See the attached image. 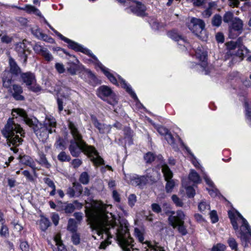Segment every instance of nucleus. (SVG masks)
I'll use <instances>...</instances> for the list:
<instances>
[{"label":"nucleus","mask_w":251,"mask_h":251,"mask_svg":"<svg viewBox=\"0 0 251 251\" xmlns=\"http://www.w3.org/2000/svg\"><path fill=\"white\" fill-rule=\"evenodd\" d=\"M188 27L198 36L202 37L205 34V23L201 19L196 18H192Z\"/></svg>","instance_id":"6"},{"label":"nucleus","mask_w":251,"mask_h":251,"mask_svg":"<svg viewBox=\"0 0 251 251\" xmlns=\"http://www.w3.org/2000/svg\"><path fill=\"white\" fill-rule=\"evenodd\" d=\"M12 94L13 97L17 100H23L24 97L21 95L23 93L22 87L18 84H14L12 85V89L10 90Z\"/></svg>","instance_id":"18"},{"label":"nucleus","mask_w":251,"mask_h":251,"mask_svg":"<svg viewBox=\"0 0 251 251\" xmlns=\"http://www.w3.org/2000/svg\"><path fill=\"white\" fill-rule=\"evenodd\" d=\"M39 225L41 229L45 231L50 226V223L48 218L42 217L40 220Z\"/></svg>","instance_id":"26"},{"label":"nucleus","mask_w":251,"mask_h":251,"mask_svg":"<svg viewBox=\"0 0 251 251\" xmlns=\"http://www.w3.org/2000/svg\"><path fill=\"white\" fill-rule=\"evenodd\" d=\"M165 139L167 140L168 143L171 145H174L175 144V139L171 133L169 132L165 136Z\"/></svg>","instance_id":"52"},{"label":"nucleus","mask_w":251,"mask_h":251,"mask_svg":"<svg viewBox=\"0 0 251 251\" xmlns=\"http://www.w3.org/2000/svg\"><path fill=\"white\" fill-rule=\"evenodd\" d=\"M168 35L174 40L177 42H181L185 43L186 42L185 38L179 34L175 30L171 31L168 32Z\"/></svg>","instance_id":"23"},{"label":"nucleus","mask_w":251,"mask_h":251,"mask_svg":"<svg viewBox=\"0 0 251 251\" xmlns=\"http://www.w3.org/2000/svg\"><path fill=\"white\" fill-rule=\"evenodd\" d=\"M66 194L70 197V198L76 197L75 192L73 187H69L67 190Z\"/></svg>","instance_id":"58"},{"label":"nucleus","mask_w":251,"mask_h":251,"mask_svg":"<svg viewBox=\"0 0 251 251\" xmlns=\"http://www.w3.org/2000/svg\"><path fill=\"white\" fill-rule=\"evenodd\" d=\"M167 181L165 189L167 193H170L172 191L175 187V183L173 179L166 180Z\"/></svg>","instance_id":"38"},{"label":"nucleus","mask_w":251,"mask_h":251,"mask_svg":"<svg viewBox=\"0 0 251 251\" xmlns=\"http://www.w3.org/2000/svg\"><path fill=\"white\" fill-rule=\"evenodd\" d=\"M198 209L201 212H203L206 210H209L210 205L206 201H202L199 203Z\"/></svg>","instance_id":"41"},{"label":"nucleus","mask_w":251,"mask_h":251,"mask_svg":"<svg viewBox=\"0 0 251 251\" xmlns=\"http://www.w3.org/2000/svg\"><path fill=\"white\" fill-rule=\"evenodd\" d=\"M226 246L222 244H218L216 246H214L212 248V251H224L225 250Z\"/></svg>","instance_id":"56"},{"label":"nucleus","mask_w":251,"mask_h":251,"mask_svg":"<svg viewBox=\"0 0 251 251\" xmlns=\"http://www.w3.org/2000/svg\"><path fill=\"white\" fill-rule=\"evenodd\" d=\"M185 215L181 210L176 212V216H170L168 218L169 224L174 228H177L178 232L182 235H186L188 232L184 226Z\"/></svg>","instance_id":"4"},{"label":"nucleus","mask_w":251,"mask_h":251,"mask_svg":"<svg viewBox=\"0 0 251 251\" xmlns=\"http://www.w3.org/2000/svg\"><path fill=\"white\" fill-rule=\"evenodd\" d=\"M158 132L161 135L165 136L169 132V131L165 127L160 126L158 128Z\"/></svg>","instance_id":"64"},{"label":"nucleus","mask_w":251,"mask_h":251,"mask_svg":"<svg viewBox=\"0 0 251 251\" xmlns=\"http://www.w3.org/2000/svg\"><path fill=\"white\" fill-rule=\"evenodd\" d=\"M237 216L242 220V229L241 231V238L243 241L247 242L251 237V229L247 221L238 212L236 211Z\"/></svg>","instance_id":"10"},{"label":"nucleus","mask_w":251,"mask_h":251,"mask_svg":"<svg viewBox=\"0 0 251 251\" xmlns=\"http://www.w3.org/2000/svg\"><path fill=\"white\" fill-rule=\"evenodd\" d=\"M135 233L139 242L143 243L144 240V237L141 231L138 228H135Z\"/></svg>","instance_id":"54"},{"label":"nucleus","mask_w":251,"mask_h":251,"mask_svg":"<svg viewBox=\"0 0 251 251\" xmlns=\"http://www.w3.org/2000/svg\"><path fill=\"white\" fill-rule=\"evenodd\" d=\"M118 78L121 82L122 87L126 89V92L128 93L134 100H137V97L135 93L132 91L131 87L128 85L126 81L120 76L118 75Z\"/></svg>","instance_id":"22"},{"label":"nucleus","mask_w":251,"mask_h":251,"mask_svg":"<svg viewBox=\"0 0 251 251\" xmlns=\"http://www.w3.org/2000/svg\"><path fill=\"white\" fill-rule=\"evenodd\" d=\"M229 217L231 221V223L233 226V227L235 230H237L238 229V226L237 223V221L235 218L234 215L233 214H231L230 212L228 213Z\"/></svg>","instance_id":"46"},{"label":"nucleus","mask_w":251,"mask_h":251,"mask_svg":"<svg viewBox=\"0 0 251 251\" xmlns=\"http://www.w3.org/2000/svg\"><path fill=\"white\" fill-rule=\"evenodd\" d=\"M105 208L102 206L93 210L89 214L90 226L92 231L101 236V238H103L104 233L107 235V239L101 243L99 248L105 249L111 244L109 240L113 235H116L122 249L125 251H131L132 247L131 243L133 239L129 236L127 221L122 219L118 220L117 223L115 216L107 211Z\"/></svg>","instance_id":"1"},{"label":"nucleus","mask_w":251,"mask_h":251,"mask_svg":"<svg viewBox=\"0 0 251 251\" xmlns=\"http://www.w3.org/2000/svg\"><path fill=\"white\" fill-rule=\"evenodd\" d=\"M32 33L38 39H40L41 38V37L43 33L40 31V30L39 28L32 29Z\"/></svg>","instance_id":"63"},{"label":"nucleus","mask_w":251,"mask_h":251,"mask_svg":"<svg viewBox=\"0 0 251 251\" xmlns=\"http://www.w3.org/2000/svg\"><path fill=\"white\" fill-rule=\"evenodd\" d=\"M20 247L22 251H29V247L26 241L22 242Z\"/></svg>","instance_id":"60"},{"label":"nucleus","mask_w":251,"mask_h":251,"mask_svg":"<svg viewBox=\"0 0 251 251\" xmlns=\"http://www.w3.org/2000/svg\"><path fill=\"white\" fill-rule=\"evenodd\" d=\"M92 121L94 126L99 130L100 133H105L106 131V130L109 131V127L106 125L100 123L95 117H92Z\"/></svg>","instance_id":"21"},{"label":"nucleus","mask_w":251,"mask_h":251,"mask_svg":"<svg viewBox=\"0 0 251 251\" xmlns=\"http://www.w3.org/2000/svg\"><path fill=\"white\" fill-rule=\"evenodd\" d=\"M97 95L99 97L112 105L117 104L118 101L115 97V94L111 89L105 85L100 86L97 90Z\"/></svg>","instance_id":"5"},{"label":"nucleus","mask_w":251,"mask_h":251,"mask_svg":"<svg viewBox=\"0 0 251 251\" xmlns=\"http://www.w3.org/2000/svg\"><path fill=\"white\" fill-rule=\"evenodd\" d=\"M19 159H20V161L23 164L29 166L31 167H33V162L32 159L27 155H24L23 156H19Z\"/></svg>","instance_id":"27"},{"label":"nucleus","mask_w":251,"mask_h":251,"mask_svg":"<svg viewBox=\"0 0 251 251\" xmlns=\"http://www.w3.org/2000/svg\"><path fill=\"white\" fill-rule=\"evenodd\" d=\"M58 159L61 162L70 161L71 157L67 155L65 151H61L57 156Z\"/></svg>","instance_id":"36"},{"label":"nucleus","mask_w":251,"mask_h":251,"mask_svg":"<svg viewBox=\"0 0 251 251\" xmlns=\"http://www.w3.org/2000/svg\"><path fill=\"white\" fill-rule=\"evenodd\" d=\"M227 243L232 250H237L238 244L234 238L230 237L227 240Z\"/></svg>","instance_id":"40"},{"label":"nucleus","mask_w":251,"mask_h":251,"mask_svg":"<svg viewBox=\"0 0 251 251\" xmlns=\"http://www.w3.org/2000/svg\"><path fill=\"white\" fill-rule=\"evenodd\" d=\"M146 244H147L148 247L155 251H165L164 248L158 246V243H155L154 245H152L149 242H146Z\"/></svg>","instance_id":"42"},{"label":"nucleus","mask_w":251,"mask_h":251,"mask_svg":"<svg viewBox=\"0 0 251 251\" xmlns=\"http://www.w3.org/2000/svg\"><path fill=\"white\" fill-rule=\"evenodd\" d=\"M75 206L77 208L80 209L82 207V204L79 202L77 200L74 201L73 203L65 202V205L64 208V212L66 214L72 213L75 209Z\"/></svg>","instance_id":"19"},{"label":"nucleus","mask_w":251,"mask_h":251,"mask_svg":"<svg viewBox=\"0 0 251 251\" xmlns=\"http://www.w3.org/2000/svg\"><path fill=\"white\" fill-rule=\"evenodd\" d=\"M46 48L43 47L42 46L39 44V43H37L33 46V50H34V51L36 53L40 54L41 55L44 52L45 50H46Z\"/></svg>","instance_id":"35"},{"label":"nucleus","mask_w":251,"mask_h":251,"mask_svg":"<svg viewBox=\"0 0 251 251\" xmlns=\"http://www.w3.org/2000/svg\"><path fill=\"white\" fill-rule=\"evenodd\" d=\"M43 124L47 128H48L50 134L56 132L57 123L55 119L53 117H46L44 121Z\"/></svg>","instance_id":"16"},{"label":"nucleus","mask_w":251,"mask_h":251,"mask_svg":"<svg viewBox=\"0 0 251 251\" xmlns=\"http://www.w3.org/2000/svg\"><path fill=\"white\" fill-rule=\"evenodd\" d=\"M1 228L0 230V235L1 236L6 237L9 234L8 229L6 226L4 225V224H1Z\"/></svg>","instance_id":"50"},{"label":"nucleus","mask_w":251,"mask_h":251,"mask_svg":"<svg viewBox=\"0 0 251 251\" xmlns=\"http://www.w3.org/2000/svg\"><path fill=\"white\" fill-rule=\"evenodd\" d=\"M243 37H240L238 38L236 41H235L237 47L241 50V52L239 51L238 52V54L240 55V56L244 55V53L242 52V48L245 49L246 50H248L247 48L243 45Z\"/></svg>","instance_id":"34"},{"label":"nucleus","mask_w":251,"mask_h":251,"mask_svg":"<svg viewBox=\"0 0 251 251\" xmlns=\"http://www.w3.org/2000/svg\"><path fill=\"white\" fill-rule=\"evenodd\" d=\"M40 39H42L44 41L47 42L48 43H52L53 42V39L50 37H49L46 34L43 33V35L41 36V38Z\"/></svg>","instance_id":"62"},{"label":"nucleus","mask_w":251,"mask_h":251,"mask_svg":"<svg viewBox=\"0 0 251 251\" xmlns=\"http://www.w3.org/2000/svg\"><path fill=\"white\" fill-rule=\"evenodd\" d=\"M51 219L55 226L58 224L59 217L58 214L55 213H52Z\"/></svg>","instance_id":"59"},{"label":"nucleus","mask_w":251,"mask_h":251,"mask_svg":"<svg viewBox=\"0 0 251 251\" xmlns=\"http://www.w3.org/2000/svg\"><path fill=\"white\" fill-rule=\"evenodd\" d=\"M79 181L84 185L88 184L90 177L87 172H84L81 174L79 178Z\"/></svg>","instance_id":"32"},{"label":"nucleus","mask_w":251,"mask_h":251,"mask_svg":"<svg viewBox=\"0 0 251 251\" xmlns=\"http://www.w3.org/2000/svg\"><path fill=\"white\" fill-rule=\"evenodd\" d=\"M73 187L75 190L76 197H79L83 192V187L81 184L78 182L75 181L73 183Z\"/></svg>","instance_id":"29"},{"label":"nucleus","mask_w":251,"mask_h":251,"mask_svg":"<svg viewBox=\"0 0 251 251\" xmlns=\"http://www.w3.org/2000/svg\"><path fill=\"white\" fill-rule=\"evenodd\" d=\"M0 39L2 43L7 44L10 43L13 40L12 37H11L7 35H2L1 34H0Z\"/></svg>","instance_id":"45"},{"label":"nucleus","mask_w":251,"mask_h":251,"mask_svg":"<svg viewBox=\"0 0 251 251\" xmlns=\"http://www.w3.org/2000/svg\"><path fill=\"white\" fill-rule=\"evenodd\" d=\"M162 171L165 180L172 179L173 174L167 165L164 164L162 165Z\"/></svg>","instance_id":"25"},{"label":"nucleus","mask_w":251,"mask_h":251,"mask_svg":"<svg viewBox=\"0 0 251 251\" xmlns=\"http://www.w3.org/2000/svg\"><path fill=\"white\" fill-rule=\"evenodd\" d=\"M151 208L152 211L157 214H159L162 211V208L160 205L156 203L151 204Z\"/></svg>","instance_id":"49"},{"label":"nucleus","mask_w":251,"mask_h":251,"mask_svg":"<svg viewBox=\"0 0 251 251\" xmlns=\"http://www.w3.org/2000/svg\"><path fill=\"white\" fill-rule=\"evenodd\" d=\"M209 214L212 223H215L218 221V215L215 210L211 211L209 213Z\"/></svg>","instance_id":"51"},{"label":"nucleus","mask_w":251,"mask_h":251,"mask_svg":"<svg viewBox=\"0 0 251 251\" xmlns=\"http://www.w3.org/2000/svg\"><path fill=\"white\" fill-rule=\"evenodd\" d=\"M44 182L50 187L53 188L55 187V185L53 181L51 180L50 178L45 177L44 178Z\"/></svg>","instance_id":"61"},{"label":"nucleus","mask_w":251,"mask_h":251,"mask_svg":"<svg viewBox=\"0 0 251 251\" xmlns=\"http://www.w3.org/2000/svg\"><path fill=\"white\" fill-rule=\"evenodd\" d=\"M25 10L28 13H33L40 17H42V15L38 9L32 5H26Z\"/></svg>","instance_id":"30"},{"label":"nucleus","mask_w":251,"mask_h":251,"mask_svg":"<svg viewBox=\"0 0 251 251\" xmlns=\"http://www.w3.org/2000/svg\"><path fill=\"white\" fill-rule=\"evenodd\" d=\"M20 76L24 83L28 86V88L33 92H38L40 89L39 86H32L36 82L34 75L30 72L22 73Z\"/></svg>","instance_id":"9"},{"label":"nucleus","mask_w":251,"mask_h":251,"mask_svg":"<svg viewBox=\"0 0 251 251\" xmlns=\"http://www.w3.org/2000/svg\"><path fill=\"white\" fill-rule=\"evenodd\" d=\"M71 239L74 244L76 245L79 244L80 236L76 232H73Z\"/></svg>","instance_id":"48"},{"label":"nucleus","mask_w":251,"mask_h":251,"mask_svg":"<svg viewBox=\"0 0 251 251\" xmlns=\"http://www.w3.org/2000/svg\"><path fill=\"white\" fill-rule=\"evenodd\" d=\"M144 175L147 179L149 184L152 185L157 181L159 179L160 173L156 169L149 168L146 170Z\"/></svg>","instance_id":"12"},{"label":"nucleus","mask_w":251,"mask_h":251,"mask_svg":"<svg viewBox=\"0 0 251 251\" xmlns=\"http://www.w3.org/2000/svg\"><path fill=\"white\" fill-rule=\"evenodd\" d=\"M182 184L186 188V194L189 198H193L195 195V191L194 188L187 184H185L184 180L182 181Z\"/></svg>","instance_id":"33"},{"label":"nucleus","mask_w":251,"mask_h":251,"mask_svg":"<svg viewBox=\"0 0 251 251\" xmlns=\"http://www.w3.org/2000/svg\"><path fill=\"white\" fill-rule=\"evenodd\" d=\"M144 159L147 163H151L154 160L155 156L152 153L149 152L144 156Z\"/></svg>","instance_id":"43"},{"label":"nucleus","mask_w":251,"mask_h":251,"mask_svg":"<svg viewBox=\"0 0 251 251\" xmlns=\"http://www.w3.org/2000/svg\"><path fill=\"white\" fill-rule=\"evenodd\" d=\"M133 3L131 4L129 7L126 8L127 13H129L128 10L133 13L134 14L138 16L143 17L145 15L146 7L141 2L131 0Z\"/></svg>","instance_id":"11"},{"label":"nucleus","mask_w":251,"mask_h":251,"mask_svg":"<svg viewBox=\"0 0 251 251\" xmlns=\"http://www.w3.org/2000/svg\"><path fill=\"white\" fill-rule=\"evenodd\" d=\"M243 22L239 18L235 17L232 21L231 24V29L230 31V36H231L233 31L236 32V36H238L242 33L243 31Z\"/></svg>","instance_id":"15"},{"label":"nucleus","mask_w":251,"mask_h":251,"mask_svg":"<svg viewBox=\"0 0 251 251\" xmlns=\"http://www.w3.org/2000/svg\"><path fill=\"white\" fill-rule=\"evenodd\" d=\"M26 42H27L26 40H24L22 42L16 44L15 48L18 56L24 64L26 63L27 57L31 52V50L27 47L25 44Z\"/></svg>","instance_id":"7"},{"label":"nucleus","mask_w":251,"mask_h":251,"mask_svg":"<svg viewBox=\"0 0 251 251\" xmlns=\"http://www.w3.org/2000/svg\"><path fill=\"white\" fill-rule=\"evenodd\" d=\"M39 163L42 166L45 167L47 168H49L50 166V164L48 162L46 157L44 155H42L40 156Z\"/></svg>","instance_id":"47"},{"label":"nucleus","mask_w":251,"mask_h":251,"mask_svg":"<svg viewBox=\"0 0 251 251\" xmlns=\"http://www.w3.org/2000/svg\"><path fill=\"white\" fill-rule=\"evenodd\" d=\"M131 182L132 185L138 186L140 188H143L149 184L144 175L139 176L136 175L133 176L131 178Z\"/></svg>","instance_id":"17"},{"label":"nucleus","mask_w":251,"mask_h":251,"mask_svg":"<svg viewBox=\"0 0 251 251\" xmlns=\"http://www.w3.org/2000/svg\"><path fill=\"white\" fill-rule=\"evenodd\" d=\"M98 63L99 67L100 68L101 70L103 72L104 74L107 76L108 79L114 84H117V81L116 77L108 71V69L105 67L99 61H96Z\"/></svg>","instance_id":"20"},{"label":"nucleus","mask_w":251,"mask_h":251,"mask_svg":"<svg viewBox=\"0 0 251 251\" xmlns=\"http://www.w3.org/2000/svg\"><path fill=\"white\" fill-rule=\"evenodd\" d=\"M222 23V17L218 14H215L212 18L211 24L213 26L219 27Z\"/></svg>","instance_id":"28"},{"label":"nucleus","mask_w":251,"mask_h":251,"mask_svg":"<svg viewBox=\"0 0 251 251\" xmlns=\"http://www.w3.org/2000/svg\"><path fill=\"white\" fill-rule=\"evenodd\" d=\"M223 21L225 23H229L230 22L232 23V21L235 18H234L233 13L231 11L226 12L223 15Z\"/></svg>","instance_id":"31"},{"label":"nucleus","mask_w":251,"mask_h":251,"mask_svg":"<svg viewBox=\"0 0 251 251\" xmlns=\"http://www.w3.org/2000/svg\"><path fill=\"white\" fill-rule=\"evenodd\" d=\"M172 200L176 206H183V202L176 195H173L172 196Z\"/></svg>","instance_id":"44"},{"label":"nucleus","mask_w":251,"mask_h":251,"mask_svg":"<svg viewBox=\"0 0 251 251\" xmlns=\"http://www.w3.org/2000/svg\"><path fill=\"white\" fill-rule=\"evenodd\" d=\"M42 55L45 58L46 60L48 61H50L53 59L52 55L50 53L47 49L45 50Z\"/></svg>","instance_id":"53"},{"label":"nucleus","mask_w":251,"mask_h":251,"mask_svg":"<svg viewBox=\"0 0 251 251\" xmlns=\"http://www.w3.org/2000/svg\"><path fill=\"white\" fill-rule=\"evenodd\" d=\"M62 40L69 44L68 46L70 48L77 51H81L86 54L89 55L96 61H98L97 57L94 55L91 51L86 48H83L81 45L76 42L72 41L71 40L64 37L62 35L59 37Z\"/></svg>","instance_id":"8"},{"label":"nucleus","mask_w":251,"mask_h":251,"mask_svg":"<svg viewBox=\"0 0 251 251\" xmlns=\"http://www.w3.org/2000/svg\"><path fill=\"white\" fill-rule=\"evenodd\" d=\"M128 204L132 207L136 201V196L134 194H130L128 198Z\"/></svg>","instance_id":"55"},{"label":"nucleus","mask_w":251,"mask_h":251,"mask_svg":"<svg viewBox=\"0 0 251 251\" xmlns=\"http://www.w3.org/2000/svg\"><path fill=\"white\" fill-rule=\"evenodd\" d=\"M17 77L8 71V69L5 70L1 74V79L3 86L6 88H10L12 82L16 79Z\"/></svg>","instance_id":"13"},{"label":"nucleus","mask_w":251,"mask_h":251,"mask_svg":"<svg viewBox=\"0 0 251 251\" xmlns=\"http://www.w3.org/2000/svg\"><path fill=\"white\" fill-rule=\"evenodd\" d=\"M188 179L194 183H200L201 180L199 175L194 170H191L188 176Z\"/></svg>","instance_id":"24"},{"label":"nucleus","mask_w":251,"mask_h":251,"mask_svg":"<svg viewBox=\"0 0 251 251\" xmlns=\"http://www.w3.org/2000/svg\"><path fill=\"white\" fill-rule=\"evenodd\" d=\"M69 129L73 139L70 140L69 149L73 157H78L81 152L91 157V160L95 165H104V160L98 155L95 148L89 146L82 139V136L78 130L75 125L70 120L68 121Z\"/></svg>","instance_id":"3"},{"label":"nucleus","mask_w":251,"mask_h":251,"mask_svg":"<svg viewBox=\"0 0 251 251\" xmlns=\"http://www.w3.org/2000/svg\"><path fill=\"white\" fill-rule=\"evenodd\" d=\"M55 67L57 72L60 74L63 73L65 71L64 66L62 63H56Z\"/></svg>","instance_id":"57"},{"label":"nucleus","mask_w":251,"mask_h":251,"mask_svg":"<svg viewBox=\"0 0 251 251\" xmlns=\"http://www.w3.org/2000/svg\"><path fill=\"white\" fill-rule=\"evenodd\" d=\"M9 68L8 70L14 76L17 78L20 76L22 73V70L20 67L18 66L15 60L11 57H9L8 60Z\"/></svg>","instance_id":"14"},{"label":"nucleus","mask_w":251,"mask_h":251,"mask_svg":"<svg viewBox=\"0 0 251 251\" xmlns=\"http://www.w3.org/2000/svg\"><path fill=\"white\" fill-rule=\"evenodd\" d=\"M245 115L247 119L250 121L251 125V107L247 102H245Z\"/></svg>","instance_id":"39"},{"label":"nucleus","mask_w":251,"mask_h":251,"mask_svg":"<svg viewBox=\"0 0 251 251\" xmlns=\"http://www.w3.org/2000/svg\"><path fill=\"white\" fill-rule=\"evenodd\" d=\"M76 222L73 219H70L68 223V229L72 233L76 231Z\"/></svg>","instance_id":"37"},{"label":"nucleus","mask_w":251,"mask_h":251,"mask_svg":"<svg viewBox=\"0 0 251 251\" xmlns=\"http://www.w3.org/2000/svg\"><path fill=\"white\" fill-rule=\"evenodd\" d=\"M12 114L15 118H9L4 127L1 130V133L6 138L8 146L12 145L15 148H11L10 150L16 153L18 149L16 147L22 144L23 140L20 138L17 133H20L21 136L25 137V132L20 125L16 124L15 119L17 118V116L21 117L25 123L32 128L36 136L42 140L46 139L49 137V131L44 124L39 123L36 119L33 121L30 119L26 112L22 109H14L12 110Z\"/></svg>","instance_id":"2"}]
</instances>
